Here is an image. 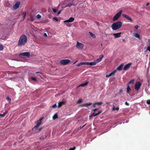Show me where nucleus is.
Listing matches in <instances>:
<instances>
[{
    "label": "nucleus",
    "mask_w": 150,
    "mask_h": 150,
    "mask_svg": "<svg viewBox=\"0 0 150 150\" xmlns=\"http://www.w3.org/2000/svg\"><path fill=\"white\" fill-rule=\"evenodd\" d=\"M27 41V39L26 36L24 35H23L19 38L18 45V46L24 45L26 43Z\"/></svg>",
    "instance_id": "obj_1"
},
{
    "label": "nucleus",
    "mask_w": 150,
    "mask_h": 150,
    "mask_svg": "<svg viewBox=\"0 0 150 150\" xmlns=\"http://www.w3.org/2000/svg\"><path fill=\"white\" fill-rule=\"evenodd\" d=\"M122 25V22L119 21L113 23L111 27L112 30H116L120 28Z\"/></svg>",
    "instance_id": "obj_2"
},
{
    "label": "nucleus",
    "mask_w": 150,
    "mask_h": 150,
    "mask_svg": "<svg viewBox=\"0 0 150 150\" xmlns=\"http://www.w3.org/2000/svg\"><path fill=\"white\" fill-rule=\"evenodd\" d=\"M96 62L95 61L93 62H83L80 63L79 64H77V66L79 67L80 66L83 65H90L91 66L95 65H96Z\"/></svg>",
    "instance_id": "obj_3"
},
{
    "label": "nucleus",
    "mask_w": 150,
    "mask_h": 150,
    "mask_svg": "<svg viewBox=\"0 0 150 150\" xmlns=\"http://www.w3.org/2000/svg\"><path fill=\"white\" fill-rule=\"evenodd\" d=\"M122 10H120L114 16L112 19V20L114 21H117L121 16V15L122 13Z\"/></svg>",
    "instance_id": "obj_4"
},
{
    "label": "nucleus",
    "mask_w": 150,
    "mask_h": 150,
    "mask_svg": "<svg viewBox=\"0 0 150 150\" xmlns=\"http://www.w3.org/2000/svg\"><path fill=\"white\" fill-rule=\"evenodd\" d=\"M30 56V53L29 52H26L21 53L19 54V57H29Z\"/></svg>",
    "instance_id": "obj_5"
},
{
    "label": "nucleus",
    "mask_w": 150,
    "mask_h": 150,
    "mask_svg": "<svg viewBox=\"0 0 150 150\" xmlns=\"http://www.w3.org/2000/svg\"><path fill=\"white\" fill-rule=\"evenodd\" d=\"M70 62V60L66 59L61 60L60 63L63 65H66L68 64Z\"/></svg>",
    "instance_id": "obj_6"
},
{
    "label": "nucleus",
    "mask_w": 150,
    "mask_h": 150,
    "mask_svg": "<svg viewBox=\"0 0 150 150\" xmlns=\"http://www.w3.org/2000/svg\"><path fill=\"white\" fill-rule=\"evenodd\" d=\"M76 47L79 50L82 49L84 47V45L81 43L77 42V43L76 45Z\"/></svg>",
    "instance_id": "obj_7"
},
{
    "label": "nucleus",
    "mask_w": 150,
    "mask_h": 150,
    "mask_svg": "<svg viewBox=\"0 0 150 150\" xmlns=\"http://www.w3.org/2000/svg\"><path fill=\"white\" fill-rule=\"evenodd\" d=\"M141 83L139 81L137 82L135 85V89L136 90L138 91L139 90L141 86Z\"/></svg>",
    "instance_id": "obj_8"
},
{
    "label": "nucleus",
    "mask_w": 150,
    "mask_h": 150,
    "mask_svg": "<svg viewBox=\"0 0 150 150\" xmlns=\"http://www.w3.org/2000/svg\"><path fill=\"white\" fill-rule=\"evenodd\" d=\"M122 16L125 18H126L127 20L131 22H133V21L132 19L128 15L126 14H122Z\"/></svg>",
    "instance_id": "obj_9"
},
{
    "label": "nucleus",
    "mask_w": 150,
    "mask_h": 150,
    "mask_svg": "<svg viewBox=\"0 0 150 150\" xmlns=\"http://www.w3.org/2000/svg\"><path fill=\"white\" fill-rule=\"evenodd\" d=\"M103 57L104 56L103 54L100 55L99 56V58L97 59L96 61H95V62H96V64L97 63H98L101 61Z\"/></svg>",
    "instance_id": "obj_10"
},
{
    "label": "nucleus",
    "mask_w": 150,
    "mask_h": 150,
    "mask_svg": "<svg viewBox=\"0 0 150 150\" xmlns=\"http://www.w3.org/2000/svg\"><path fill=\"white\" fill-rule=\"evenodd\" d=\"M132 64L131 63H129L126 65L123 68V70L126 71L130 67L131 65Z\"/></svg>",
    "instance_id": "obj_11"
},
{
    "label": "nucleus",
    "mask_w": 150,
    "mask_h": 150,
    "mask_svg": "<svg viewBox=\"0 0 150 150\" xmlns=\"http://www.w3.org/2000/svg\"><path fill=\"white\" fill-rule=\"evenodd\" d=\"M74 18L71 17L68 20L64 21L63 22L64 23L72 22L74 21Z\"/></svg>",
    "instance_id": "obj_12"
},
{
    "label": "nucleus",
    "mask_w": 150,
    "mask_h": 150,
    "mask_svg": "<svg viewBox=\"0 0 150 150\" xmlns=\"http://www.w3.org/2000/svg\"><path fill=\"white\" fill-rule=\"evenodd\" d=\"M20 3L19 2H16L15 4L13 6V8L14 9H16L18 8L19 6Z\"/></svg>",
    "instance_id": "obj_13"
},
{
    "label": "nucleus",
    "mask_w": 150,
    "mask_h": 150,
    "mask_svg": "<svg viewBox=\"0 0 150 150\" xmlns=\"http://www.w3.org/2000/svg\"><path fill=\"white\" fill-rule=\"evenodd\" d=\"M92 104V103H85L84 104H82L80 105L79 106L80 107H87L88 106H90Z\"/></svg>",
    "instance_id": "obj_14"
},
{
    "label": "nucleus",
    "mask_w": 150,
    "mask_h": 150,
    "mask_svg": "<svg viewBox=\"0 0 150 150\" xmlns=\"http://www.w3.org/2000/svg\"><path fill=\"white\" fill-rule=\"evenodd\" d=\"M66 103V102L63 101L59 102L57 107L58 108H60L62 105L65 104Z\"/></svg>",
    "instance_id": "obj_15"
},
{
    "label": "nucleus",
    "mask_w": 150,
    "mask_h": 150,
    "mask_svg": "<svg viewBox=\"0 0 150 150\" xmlns=\"http://www.w3.org/2000/svg\"><path fill=\"white\" fill-rule=\"evenodd\" d=\"M121 34V33H114L113 34V35L114 36L115 38H116L120 37L121 36L120 35Z\"/></svg>",
    "instance_id": "obj_16"
},
{
    "label": "nucleus",
    "mask_w": 150,
    "mask_h": 150,
    "mask_svg": "<svg viewBox=\"0 0 150 150\" xmlns=\"http://www.w3.org/2000/svg\"><path fill=\"white\" fill-rule=\"evenodd\" d=\"M43 118V117L41 118L39 120H37V122L36 123V124H37L38 125L40 126L41 124V122Z\"/></svg>",
    "instance_id": "obj_17"
},
{
    "label": "nucleus",
    "mask_w": 150,
    "mask_h": 150,
    "mask_svg": "<svg viewBox=\"0 0 150 150\" xmlns=\"http://www.w3.org/2000/svg\"><path fill=\"white\" fill-rule=\"evenodd\" d=\"M123 64H121L117 68L116 70H117L120 71L122 70L123 67Z\"/></svg>",
    "instance_id": "obj_18"
},
{
    "label": "nucleus",
    "mask_w": 150,
    "mask_h": 150,
    "mask_svg": "<svg viewBox=\"0 0 150 150\" xmlns=\"http://www.w3.org/2000/svg\"><path fill=\"white\" fill-rule=\"evenodd\" d=\"M90 35L93 38H96V35L91 32H89Z\"/></svg>",
    "instance_id": "obj_19"
},
{
    "label": "nucleus",
    "mask_w": 150,
    "mask_h": 150,
    "mask_svg": "<svg viewBox=\"0 0 150 150\" xmlns=\"http://www.w3.org/2000/svg\"><path fill=\"white\" fill-rule=\"evenodd\" d=\"M112 106H113V107L112 108V110H116L118 111L119 110V108L118 107L115 108V107L114 105H112Z\"/></svg>",
    "instance_id": "obj_20"
},
{
    "label": "nucleus",
    "mask_w": 150,
    "mask_h": 150,
    "mask_svg": "<svg viewBox=\"0 0 150 150\" xmlns=\"http://www.w3.org/2000/svg\"><path fill=\"white\" fill-rule=\"evenodd\" d=\"M131 90V89L128 85H127V93H129V91Z\"/></svg>",
    "instance_id": "obj_21"
},
{
    "label": "nucleus",
    "mask_w": 150,
    "mask_h": 150,
    "mask_svg": "<svg viewBox=\"0 0 150 150\" xmlns=\"http://www.w3.org/2000/svg\"><path fill=\"white\" fill-rule=\"evenodd\" d=\"M134 81V79H132L127 83V85H129L130 84H133Z\"/></svg>",
    "instance_id": "obj_22"
},
{
    "label": "nucleus",
    "mask_w": 150,
    "mask_h": 150,
    "mask_svg": "<svg viewBox=\"0 0 150 150\" xmlns=\"http://www.w3.org/2000/svg\"><path fill=\"white\" fill-rule=\"evenodd\" d=\"M134 36L136 37L137 38L139 39H140V35L138 33H135V34L134 35Z\"/></svg>",
    "instance_id": "obj_23"
},
{
    "label": "nucleus",
    "mask_w": 150,
    "mask_h": 150,
    "mask_svg": "<svg viewBox=\"0 0 150 150\" xmlns=\"http://www.w3.org/2000/svg\"><path fill=\"white\" fill-rule=\"evenodd\" d=\"M73 3H69L67 4L66 6V7H70L71 6L73 5Z\"/></svg>",
    "instance_id": "obj_24"
},
{
    "label": "nucleus",
    "mask_w": 150,
    "mask_h": 150,
    "mask_svg": "<svg viewBox=\"0 0 150 150\" xmlns=\"http://www.w3.org/2000/svg\"><path fill=\"white\" fill-rule=\"evenodd\" d=\"M88 83V82H86L85 83H82L81 84L80 86H84L86 85Z\"/></svg>",
    "instance_id": "obj_25"
},
{
    "label": "nucleus",
    "mask_w": 150,
    "mask_h": 150,
    "mask_svg": "<svg viewBox=\"0 0 150 150\" xmlns=\"http://www.w3.org/2000/svg\"><path fill=\"white\" fill-rule=\"evenodd\" d=\"M146 40H147V41L146 42V45L148 46H150V40L146 39Z\"/></svg>",
    "instance_id": "obj_26"
},
{
    "label": "nucleus",
    "mask_w": 150,
    "mask_h": 150,
    "mask_svg": "<svg viewBox=\"0 0 150 150\" xmlns=\"http://www.w3.org/2000/svg\"><path fill=\"white\" fill-rule=\"evenodd\" d=\"M58 118V115L57 114H55L53 117V119L55 120Z\"/></svg>",
    "instance_id": "obj_27"
},
{
    "label": "nucleus",
    "mask_w": 150,
    "mask_h": 150,
    "mask_svg": "<svg viewBox=\"0 0 150 150\" xmlns=\"http://www.w3.org/2000/svg\"><path fill=\"white\" fill-rule=\"evenodd\" d=\"M116 70H115L114 71H112V72L111 73H110V74L111 76H113L116 73Z\"/></svg>",
    "instance_id": "obj_28"
},
{
    "label": "nucleus",
    "mask_w": 150,
    "mask_h": 150,
    "mask_svg": "<svg viewBox=\"0 0 150 150\" xmlns=\"http://www.w3.org/2000/svg\"><path fill=\"white\" fill-rule=\"evenodd\" d=\"M82 100L81 98H80L77 101V104H79L82 102Z\"/></svg>",
    "instance_id": "obj_29"
},
{
    "label": "nucleus",
    "mask_w": 150,
    "mask_h": 150,
    "mask_svg": "<svg viewBox=\"0 0 150 150\" xmlns=\"http://www.w3.org/2000/svg\"><path fill=\"white\" fill-rule=\"evenodd\" d=\"M8 111H6L4 112L3 114H2V117H4L8 113Z\"/></svg>",
    "instance_id": "obj_30"
},
{
    "label": "nucleus",
    "mask_w": 150,
    "mask_h": 150,
    "mask_svg": "<svg viewBox=\"0 0 150 150\" xmlns=\"http://www.w3.org/2000/svg\"><path fill=\"white\" fill-rule=\"evenodd\" d=\"M97 116V115H96V113L95 112H94L90 116V117H91L93 116Z\"/></svg>",
    "instance_id": "obj_31"
},
{
    "label": "nucleus",
    "mask_w": 150,
    "mask_h": 150,
    "mask_svg": "<svg viewBox=\"0 0 150 150\" xmlns=\"http://www.w3.org/2000/svg\"><path fill=\"white\" fill-rule=\"evenodd\" d=\"M34 19L33 16H30V20L31 22H33L34 21Z\"/></svg>",
    "instance_id": "obj_32"
},
{
    "label": "nucleus",
    "mask_w": 150,
    "mask_h": 150,
    "mask_svg": "<svg viewBox=\"0 0 150 150\" xmlns=\"http://www.w3.org/2000/svg\"><path fill=\"white\" fill-rule=\"evenodd\" d=\"M37 18L38 19H40L41 18V16L40 14H38L36 16Z\"/></svg>",
    "instance_id": "obj_33"
},
{
    "label": "nucleus",
    "mask_w": 150,
    "mask_h": 150,
    "mask_svg": "<svg viewBox=\"0 0 150 150\" xmlns=\"http://www.w3.org/2000/svg\"><path fill=\"white\" fill-rule=\"evenodd\" d=\"M96 105H100L103 104V103L102 102H98L97 103H96Z\"/></svg>",
    "instance_id": "obj_34"
},
{
    "label": "nucleus",
    "mask_w": 150,
    "mask_h": 150,
    "mask_svg": "<svg viewBox=\"0 0 150 150\" xmlns=\"http://www.w3.org/2000/svg\"><path fill=\"white\" fill-rule=\"evenodd\" d=\"M31 79L35 81H37L36 78L34 77H32L31 78Z\"/></svg>",
    "instance_id": "obj_35"
},
{
    "label": "nucleus",
    "mask_w": 150,
    "mask_h": 150,
    "mask_svg": "<svg viewBox=\"0 0 150 150\" xmlns=\"http://www.w3.org/2000/svg\"><path fill=\"white\" fill-rule=\"evenodd\" d=\"M3 49V47L1 45H0V51L2 50Z\"/></svg>",
    "instance_id": "obj_36"
},
{
    "label": "nucleus",
    "mask_w": 150,
    "mask_h": 150,
    "mask_svg": "<svg viewBox=\"0 0 150 150\" xmlns=\"http://www.w3.org/2000/svg\"><path fill=\"white\" fill-rule=\"evenodd\" d=\"M6 99L9 102H10L11 101V98L9 97H7L6 98Z\"/></svg>",
    "instance_id": "obj_37"
},
{
    "label": "nucleus",
    "mask_w": 150,
    "mask_h": 150,
    "mask_svg": "<svg viewBox=\"0 0 150 150\" xmlns=\"http://www.w3.org/2000/svg\"><path fill=\"white\" fill-rule=\"evenodd\" d=\"M75 149H76V147L75 146H74L72 148H70L69 149V150H74Z\"/></svg>",
    "instance_id": "obj_38"
},
{
    "label": "nucleus",
    "mask_w": 150,
    "mask_h": 150,
    "mask_svg": "<svg viewBox=\"0 0 150 150\" xmlns=\"http://www.w3.org/2000/svg\"><path fill=\"white\" fill-rule=\"evenodd\" d=\"M52 10H53V12L54 13L56 12L57 11V10L56 9L53 8Z\"/></svg>",
    "instance_id": "obj_39"
},
{
    "label": "nucleus",
    "mask_w": 150,
    "mask_h": 150,
    "mask_svg": "<svg viewBox=\"0 0 150 150\" xmlns=\"http://www.w3.org/2000/svg\"><path fill=\"white\" fill-rule=\"evenodd\" d=\"M53 18L54 20H55L56 21H59L58 19L56 17H53Z\"/></svg>",
    "instance_id": "obj_40"
},
{
    "label": "nucleus",
    "mask_w": 150,
    "mask_h": 150,
    "mask_svg": "<svg viewBox=\"0 0 150 150\" xmlns=\"http://www.w3.org/2000/svg\"><path fill=\"white\" fill-rule=\"evenodd\" d=\"M146 103L148 104H150V100H148L146 102Z\"/></svg>",
    "instance_id": "obj_41"
},
{
    "label": "nucleus",
    "mask_w": 150,
    "mask_h": 150,
    "mask_svg": "<svg viewBox=\"0 0 150 150\" xmlns=\"http://www.w3.org/2000/svg\"><path fill=\"white\" fill-rule=\"evenodd\" d=\"M36 73H38V74H38V75L40 77H41V73H40V72H36Z\"/></svg>",
    "instance_id": "obj_42"
},
{
    "label": "nucleus",
    "mask_w": 150,
    "mask_h": 150,
    "mask_svg": "<svg viewBox=\"0 0 150 150\" xmlns=\"http://www.w3.org/2000/svg\"><path fill=\"white\" fill-rule=\"evenodd\" d=\"M147 50L150 52V46H148L147 48Z\"/></svg>",
    "instance_id": "obj_43"
},
{
    "label": "nucleus",
    "mask_w": 150,
    "mask_h": 150,
    "mask_svg": "<svg viewBox=\"0 0 150 150\" xmlns=\"http://www.w3.org/2000/svg\"><path fill=\"white\" fill-rule=\"evenodd\" d=\"M110 76H111V75H110V74H109V75L107 74V75H106V77H110Z\"/></svg>",
    "instance_id": "obj_44"
},
{
    "label": "nucleus",
    "mask_w": 150,
    "mask_h": 150,
    "mask_svg": "<svg viewBox=\"0 0 150 150\" xmlns=\"http://www.w3.org/2000/svg\"><path fill=\"white\" fill-rule=\"evenodd\" d=\"M57 106V105H56V104H54V105H53L52 106V108H55V107H56Z\"/></svg>",
    "instance_id": "obj_45"
},
{
    "label": "nucleus",
    "mask_w": 150,
    "mask_h": 150,
    "mask_svg": "<svg viewBox=\"0 0 150 150\" xmlns=\"http://www.w3.org/2000/svg\"><path fill=\"white\" fill-rule=\"evenodd\" d=\"M101 112V111H99L98 113H96V115H99L100 113Z\"/></svg>",
    "instance_id": "obj_46"
},
{
    "label": "nucleus",
    "mask_w": 150,
    "mask_h": 150,
    "mask_svg": "<svg viewBox=\"0 0 150 150\" xmlns=\"http://www.w3.org/2000/svg\"><path fill=\"white\" fill-rule=\"evenodd\" d=\"M134 28L136 29H137L138 28V26L137 25H136L134 26Z\"/></svg>",
    "instance_id": "obj_47"
},
{
    "label": "nucleus",
    "mask_w": 150,
    "mask_h": 150,
    "mask_svg": "<svg viewBox=\"0 0 150 150\" xmlns=\"http://www.w3.org/2000/svg\"><path fill=\"white\" fill-rule=\"evenodd\" d=\"M25 17H26V13H25V14L23 16V19H24L25 18Z\"/></svg>",
    "instance_id": "obj_48"
},
{
    "label": "nucleus",
    "mask_w": 150,
    "mask_h": 150,
    "mask_svg": "<svg viewBox=\"0 0 150 150\" xmlns=\"http://www.w3.org/2000/svg\"><path fill=\"white\" fill-rule=\"evenodd\" d=\"M96 103H94L93 105V107H96Z\"/></svg>",
    "instance_id": "obj_49"
},
{
    "label": "nucleus",
    "mask_w": 150,
    "mask_h": 150,
    "mask_svg": "<svg viewBox=\"0 0 150 150\" xmlns=\"http://www.w3.org/2000/svg\"><path fill=\"white\" fill-rule=\"evenodd\" d=\"M39 126V125H38L37 124H36V125L35 127L36 128H37Z\"/></svg>",
    "instance_id": "obj_50"
},
{
    "label": "nucleus",
    "mask_w": 150,
    "mask_h": 150,
    "mask_svg": "<svg viewBox=\"0 0 150 150\" xmlns=\"http://www.w3.org/2000/svg\"><path fill=\"white\" fill-rule=\"evenodd\" d=\"M86 125V124H85L83 126H82V127H81V126H80V129H82V128H83Z\"/></svg>",
    "instance_id": "obj_51"
},
{
    "label": "nucleus",
    "mask_w": 150,
    "mask_h": 150,
    "mask_svg": "<svg viewBox=\"0 0 150 150\" xmlns=\"http://www.w3.org/2000/svg\"><path fill=\"white\" fill-rule=\"evenodd\" d=\"M125 104L127 105H128L129 104L128 103H127V102H126L125 103Z\"/></svg>",
    "instance_id": "obj_52"
},
{
    "label": "nucleus",
    "mask_w": 150,
    "mask_h": 150,
    "mask_svg": "<svg viewBox=\"0 0 150 150\" xmlns=\"http://www.w3.org/2000/svg\"><path fill=\"white\" fill-rule=\"evenodd\" d=\"M61 12V11H59L58 13H57V14L58 15H59V14Z\"/></svg>",
    "instance_id": "obj_53"
},
{
    "label": "nucleus",
    "mask_w": 150,
    "mask_h": 150,
    "mask_svg": "<svg viewBox=\"0 0 150 150\" xmlns=\"http://www.w3.org/2000/svg\"><path fill=\"white\" fill-rule=\"evenodd\" d=\"M44 36L46 37H47V34L46 33H44Z\"/></svg>",
    "instance_id": "obj_54"
},
{
    "label": "nucleus",
    "mask_w": 150,
    "mask_h": 150,
    "mask_svg": "<svg viewBox=\"0 0 150 150\" xmlns=\"http://www.w3.org/2000/svg\"><path fill=\"white\" fill-rule=\"evenodd\" d=\"M98 110V109H97V108H95V109H94L93 110V111H96V110Z\"/></svg>",
    "instance_id": "obj_55"
},
{
    "label": "nucleus",
    "mask_w": 150,
    "mask_h": 150,
    "mask_svg": "<svg viewBox=\"0 0 150 150\" xmlns=\"http://www.w3.org/2000/svg\"><path fill=\"white\" fill-rule=\"evenodd\" d=\"M149 3H147V4H146V6H148V5H149Z\"/></svg>",
    "instance_id": "obj_56"
},
{
    "label": "nucleus",
    "mask_w": 150,
    "mask_h": 150,
    "mask_svg": "<svg viewBox=\"0 0 150 150\" xmlns=\"http://www.w3.org/2000/svg\"><path fill=\"white\" fill-rule=\"evenodd\" d=\"M42 129V128H40L39 129V131H40Z\"/></svg>",
    "instance_id": "obj_57"
},
{
    "label": "nucleus",
    "mask_w": 150,
    "mask_h": 150,
    "mask_svg": "<svg viewBox=\"0 0 150 150\" xmlns=\"http://www.w3.org/2000/svg\"><path fill=\"white\" fill-rule=\"evenodd\" d=\"M2 114H0V116H1L2 117Z\"/></svg>",
    "instance_id": "obj_58"
}]
</instances>
